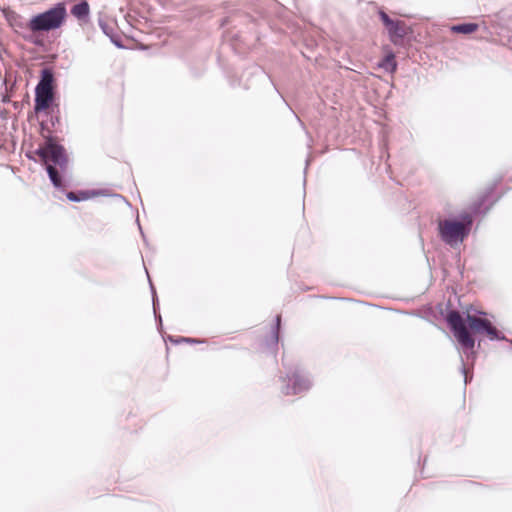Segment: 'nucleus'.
<instances>
[{"instance_id": "nucleus-23", "label": "nucleus", "mask_w": 512, "mask_h": 512, "mask_svg": "<svg viewBox=\"0 0 512 512\" xmlns=\"http://www.w3.org/2000/svg\"><path fill=\"white\" fill-rule=\"evenodd\" d=\"M139 230H140V233L143 234V230H142V227L139 226Z\"/></svg>"}, {"instance_id": "nucleus-14", "label": "nucleus", "mask_w": 512, "mask_h": 512, "mask_svg": "<svg viewBox=\"0 0 512 512\" xmlns=\"http://www.w3.org/2000/svg\"><path fill=\"white\" fill-rule=\"evenodd\" d=\"M66 196L70 201H73V202H80V201H83V200H86L89 198L88 192H79V193L68 192L66 194Z\"/></svg>"}, {"instance_id": "nucleus-9", "label": "nucleus", "mask_w": 512, "mask_h": 512, "mask_svg": "<svg viewBox=\"0 0 512 512\" xmlns=\"http://www.w3.org/2000/svg\"><path fill=\"white\" fill-rule=\"evenodd\" d=\"M99 26L102 29V31L104 32V34L110 38V40L112 41L113 44H115L119 48L123 47V45L121 43V38L114 32L113 27L109 23H107L103 20H100Z\"/></svg>"}, {"instance_id": "nucleus-22", "label": "nucleus", "mask_w": 512, "mask_h": 512, "mask_svg": "<svg viewBox=\"0 0 512 512\" xmlns=\"http://www.w3.org/2000/svg\"><path fill=\"white\" fill-rule=\"evenodd\" d=\"M28 158L35 160V158L29 154H27Z\"/></svg>"}, {"instance_id": "nucleus-18", "label": "nucleus", "mask_w": 512, "mask_h": 512, "mask_svg": "<svg viewBox=\"0 0 512 512\" xmlns=\"http://www.w3.org/2000/svg\"><path fill=\"white\" fill-rule=\"evenodd\" d=\"M150 287H151V291H152L153 310H154V313L156 314L157 307H158V299H157L156 291L151 282H150Z\"/></svg>"}, {"instance_id": "nucleus-5", "label": "nucleus", "mask_w": 512, "mask_h": 512, "mask_svg": "<svg viewBox=\"0 0 512 512\" xmlns=\"http://www.w3.org/2000/svg\"><path fill=\"white\" fill-rule=\"evenodd\" d=\"M284 382L286 383L282 387V392L286 395H296L305 392L309 390L312 385L310 379L298 369L288 374Z\"/></svg>"}, {"instance_id": "nucleus-3", "label": "nucleus", "mask_w": 512, "mask_h": 512, "mask_svg": "<svg viewBox=\"0 0 512 512\" xmlns=\"http://www.w3.org/2000/svg\"><path fill=\"white\" fill-rule=\"evenodd\" d=\"M66 17V8L58 3L49 10L31 18L28 27L33 32L50 31L59 28Z\"/></svg>"}, {"instance_id": "nucleus-17", "label": "nucleus", "mask_w": 512, "mask_h": 512, "mask_svg": "<svg viewBox=\"0 0 512 512\" xmlns=\"http://www.w3.org/2000/svg\"><path fill=\"white\" fill-rule=\"evenodd\" d=\"M379 16L386 28L389 27L394 21L384 11H380Z\"/></svg>"}, {"instance_id": "nucleus-15", "label": "nucleus", "mask_w": 512, "mask_h": 512, "mask_svg": "<svg viewBox=\"0 0 512 512\" xmlns=\"http://www.w3.org/2000/svg\"><path fill=\"white\" fill-rule=\"evenodd\" d=\"M280 324H281V317H280V315H277L276 319H275V326L273 327V330H272V342L274 345H276L279 341Z\"/></svg>"}, {"instance_id": "nucleus-6", "label": "nucleus", "mask_w": 512, "mask_h": 512, "mask_svg": "<svg viewBox=\"0 0 512 512\" xmlns=\"http://www.w3.org/2000/svg\"><path fill=\"white\" fill-rule=\"evenodd\" d=\"M466 322L469 328L479 334H486L490 340H506L505 336L502 335L487 319H482L470 314L466 316Z\"/></svg>"}, {"instance_id": "nucleus-7", "label": "nucleus", "mask_w": 512, "mask_h": 512, "mask_svg": "<svg viewBox=\"0 0 512 512\" xmlns=\"http://www.w3.org/2000/svg\"><path fill=\"white\" fill-rule=\"evenodd\" d=\"M53 99V91L48 89L35 88V111L39 112L49 107Z\"/></svg>"}, {"instance_id": "nucleus-20", "label": "nucleus", "mask_w": 512, "mask_h": 512, "mask_svg": "<svg viewBox=\"0 0 512 512\" xmlns=\"http://www.w3.org/2000/svg\"><path fill=\"white\" fill-rule=\"evenodd\" d=\"M462 372H463V373H464V375H465V383H467V375H466V367H465V364H463Z\"/></svg>"}, {"instance_id": "nucleus-2", "label": "nucleus", "mask_w": 512, "mask_h": 512, "mask_svg": "<svg viewBox=\"0 0 512 512\" xmlns=\"http://www.w3.org/2000/svg\"><path fill=\"white\" fill-rule=\"evenodd\" d=\"M472 220L466 217V221L444 219L438 223V234L440 239L447 245L455 247L462 243L469 235Z\"/></svg>"}, {"instance_id": "nucleus-19", "label": "nucleus", "mask_w": 512, "mask_h": 512, "mask_svg": "<svg viewBox=\"0 0 512 512\" xmlns=\"http://www.w3.org/2000/svg\"><path fill=\"white\" fill-rule=\"evenodd\" d=\"M175 343H182V342H187V343H196L198 342V340L196 339H193V338H186V337H181L177 340L174 341Z\"/></svg>"}, {"instance_id": "nucleus-10", "label": "nucleus", "mask_w": 512, "mask_h": 512, "mask_svg": "<svg viewBox=\"0 0 512 512\" xmlns=\"http://www.w3.org/2000/svg\"><path fill=\"white\" fill-rule=\"evenodd\" d=\"M53 80L54 76L50 69H43L41 72V79L36 87L40 89H48L53 91Z\"/></svg>"}, {"instance_id": "nucleus-13", "label": "nucleus", "mask_w": 512, "mask_h": 512, "mask_svg": "<svg viewBox=\"0 0 512 512\" xmlns=\"http://www.w3.org/2000/svg\"><path fill=\"white\" fill-rule=\"evenodd\" d=\"M380 66L388 72H394L397 68V63L395 61L394 55L392 53L386 55L385 58L380 63Z\"/></svg>"}, {"instance_id": "nucleus-4", "label": "nucleus", "mask_w": 512, "mask_h": 512, "mask_svg": "<svg viewBox=\"0 0 512 512\" xmlns=\"http://www.w3.org/2000/svg\"><path fill=\"white\" fill-rule=\"evenodd\" d=\"M447 323L449 324L451 330L454 333V336L457 338L458 342L461 344V346L464 349V354L467 357V359L470 358V356L474 357L475 352L474 349V339L470 335L468 328L465 324L464 319L460 315L458 311L452 310L447 315Z\"/></svg>"}, {"instance_id": "nucleus-24", "label": "nucleus", "mask_w": 512, "mask_h": 512, "mask_svg": "<svg viewBox=\"0 0 512 512\" xmlns=\"http://www.w3.org/2000/svg\"><path fill=\"white\" fill-rule=\"evenodd\" d=\"M139 230H140V233L143 234V230H142V227L139 226Z\"/></svg>"}, {"instance_id": "nucleus-21", "label": "nucleus", "mask_w": 512, "mask_h": 512, "mask_svg": "<svg viewBox=\"0 0 512 512\" xmlns=\"http://www.w3.org/2000/svg\"><path fill=\"white\" fill-rule=\"evenodd\" d=\"M158 321H159L160 324L162 323V318H161L160 315L158 316Z\"/></svg>"}, {"instance_id": "nucleus-11", "label": "nucleus", "mask_w": 512, "mask_h": 512, "mask_svg": "<svg viewBox=\"0 0 512 512\" xmlns=\"http://www.w3.org/2000/svg\"><path fill=\"white\" fill-rule=\"evenodd\" d=\"M89 5L86 1H82L73 6L71 13L78 19H84L89 15Z\"/></svg>"}, {"instance_id": "nucleus-16", "label": "nucleus", "mask_w": 512, "mask_h": 512, "mask_svg": "<svg viewBox=\"0 0 512 512\" xmlns=\"http://www.w3.org/2000/svg\"><path fill=\"white\" fill-rule=\"evenodd\" d=\"M487 197H488V196H487V195H485V196L480 200V202H478V203H476V204L474 205V207H473V211H474L475 213H486V212L489 210V207H486L485 209H482V205L485 203V201H486V198H487Z\"/></svg>"}, {"instance_id": "nucleus-8", "label": "nucleus", "mask_w": 512, "mask_h": 512, "mask_svg": "<svg viewBox=\"0 0 512 512\" xmlns=\"http://www.w3.org/2000/svg\"><path fill=\"white\" fill-rule=\"evenodd\" d=\"M390 40L393 43H397L407 35V29L404 22L393 21V23L387 27Z\"/></svg>"}, {"instance_id": "nucleus-1", "label": "nucleus", "mask_w": 512, "mask_h": 512, "mask_svg": "<svg viewBox=\"0 0 512 512\" xmlns=\"http://www.w3.org/2000/svg\"><path fill=\"white\" fill-rule=\"evenodd\" d=\"M34 154L39 156L41 161L45 164L49 179L54 187L57 189H63L65 184L63 183L58 170L50 164V162H52L54 165L59 166L61 170H65L67 168L68 160L63 146L54 142L51 137H47L44 145L37 148L34 151Z\"/></svg>"}, {"instance_id": "nucleus-12", "label": "nucleus", "mask_w": 512, "mask_h": 512, "mask_svg": "<svg viewBox=\"0 0 512 512\" xmlns=\"http://www.w3.org/2000/svg\"><path fill=\"white\" fill-rule=\"evenodd\" d=\"M478 29L476 23H462L451 27V31L454 33L471 34Z\"/></svg>"}]
</instances>
